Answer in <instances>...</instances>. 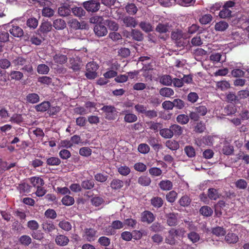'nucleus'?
<instances>
[{
	"instance_id": "nucleus-8",
	"label": "nucleus",
	"mask_w": 249,
	"mask_h": 249,
	"mask_svg": "<svg viewBox=\"0 0 249 249\" xmlns=\"http://www.w3.org/2000/svg\"><path fill=\"white\" fill-rule=\"evenodd\" d=\"M70 240L68 237L63 234H57L55 238V242L59 246L64 247L68 245Z\"/></svg>"
},
{
	"instance_id": "nucleus-41",
	"label": "nucleus",
	"mask_w": 249,
	"mask_h": 249,
	"mask_svg": "<svg viewBox=\"0 0 249 249\" xmlns=\"http://www.w3.org/2000/svg\"><path fill=\"white\" fill-rule=\"evenodd\" d=\"M49 67L44 64H39L37 67V71L39 74H46L49 72Z\"/></svg>"
},
{
	"instance_id": "nucleus-15",
	"label": "nucleus",
	"mask_w": 249,
	"mask_h": 249,
	"mask_svg": "<svg viewBox=\"0 0 249 249\" xmlns=\"http://www.w3.org/2000/svg\"><path fill=\"white\" fill-rule=\"evenodd\" d=\"M9 32L15 37H19L23 35V30L18 26H12L9 30Z\"/></svg>"
},
{
	"instance_id": "nucleus-56",
	"label": "nucleus",
	"mask_w": 249,
	"mask_h": 249,
	"mask_svg": "<svg viewBox=\"0 0 249 249\" xmlns=\"http://www.w3.org/2000/svg\"><path fill=\"white\" fill-rule=\"evenodd\" d=\"M145 117L149 119L156 118L158 116V112L155 109L146 110L145 114Z\"/></svg>"
},
{
	"instance_id": "nucleus-39",
	"label": "nucleus",
	"mask_w": 249,
	"mask_h": 249,
	"mask_svg": "<svg viewBox=\"0 0 249 249\" xmlns=\"http://www.w3.org/2000/svg\"><path fill=\"white\" fill-rule=\"evenodd\" d=\"M52 28V25L50 22H44L41 24L40 30L43 33H47L51 30Z\"/></svg>"
},
{
	"instance_id": "nucleus-5",
	"label": "nucleus",
	"mask_w": 249,
	"mask_h": 249,
	"mask_svg": "<svg viewBox=\"0 0 249 249\" xmlns=\"http://www.w3.org/2000/svg\"><path fill=\"white\" fill-rule=\"evenodd\" d=\"M84 7L88 11L95 12L99 10L100 4L96 0L86 1L83 3Z\"/></svg>"
},
{
	"instance_id": "nucleus-2",
	"label": "nucleus",
	"mask_w": 249,
	"mask_h": 249,
	"mask_svg": "<svg viewBox=\"0 0 249 249\" xmlns=\"http://www.w3.org/2000/svg\"><path fill=\"white\" fill-rule=\"evenodd\" d=\"M226 231L224 228L219 227V237L220 236H225L224 240L229 244H236L239 241L238 236L231 231H229L226 235Z\"/></svg>"
},
{
	"instance_id": "nucleus-62",
	"label": "nucleus",
	"mask_w": 249,
	"mask_h": 249,
	"mask_svg": "<svg viewBox=\"0 0 249 249\" xmlns=\"http://www.w3.org/2000/svg\"><path fill=\"white\" fill-rule=\"evenodd\" d=\"M44 215L47 218L52 219H54L57 217L56 212L53 209H52L47 210L45 212Z\"/></svg>"
},
{
	"instance_id": "nucleus-13",
	"label": "nucleus",
	"mask_w": 249,
	"mask_h": 249,
	"mask_svg": "<svg viewBox=\"0 0 249 249\" xmlns=\"http://www.w3.org/2000/svg\"><path fill=\"white\" fill-rule=\"evenodd\" d=\"M51 106V103L49 101H44L40 104L36 105L35 108L37 112H45L47 111Z\"/></svg>"
},
{
	"instance_id": "nucleus-49",
	"label": "nucleus",
	"mask_w": 249,
	"mask_h": 249,
	"mask_svg": "<svg viewBox=\"0 0 249 249\" xmlns=\"http://www.w3.org/2000/svg\"><path fill=\"white\" fill-rule=\"evenodd\" d=\"M61 201L64 205L71 206L74 203V199L73 197L66 195L62 198Z\"/></svg>"
},
{
	"instance_id": "nucleus-20",
	"label": "nucleus",
	"mask_w": 249,
	"mask_h": 249,
	"mask_svg": "<svg viewBox=\"0 0 249 249\" xmlns=\"http://www.w3.org/2000/svg\"><path fill=\"white\" fill-rule=\"evenodd\" d=\"M170 127L171 131L173 133V136L174 135H175L176 136H179L183 133V128L178 124H174L171 125Z\"/></svg>"
},
{
	"instance_id": "nucleus-10",
	"label": "nucleus",
	"mask_w": 249,
	"mask_h": 249,
	"mask_svg": "<svg viewBox=\"0 0 249 249\" xmlns=\"http://www.w3.org/2000/svg\"><path fill=\"white\" fill-rule=\"evenodd\" d=\"M167 224L171 227H175L178 225L177 214L175 213H169L166 214Z\"/></svg>"
},
{
	"instance_id": "nucleus-27",
	"label": "nucleus",
	"mask_w": 249,
	"mask_h": 249,
	"mask_svg": "<svg viewBox=\"0 0 249 249\" xmlns=\"http://www.w3.org/2000/svg\"><path fill=\"white\" fill-rule=\"evenodd\" d=\"M53 26L56 30L63 29L66 26L65 21L62 19H56L53 21Z\"/></svg>"
},
{
	"instance_id": "nucleus-16",
	"label": "nucleus",
	"mask_w": 249,
	"mask_h": 249,
	"mask_svg": "<svg viewBox=\"0 0 249 249\" xmlns=\"http://www.w3.org/2000/svg\"><path fill=\"white\" fill-rule=\"evenodd\" d=\"M110 187L112 190H119L124 186V182L119 179H113L110 182Z\"/></svg>"
},
{
	"instance_id": "nucleus-50",
	"label": "nucleus",
	"mask_w": 249,
	"mask_h": 249,
	"mask_svg": "<svg viewBox=\"0 0 249 249\" xmlns=\"http://www.w3.org/2000/svg\"><path fill=\"white\" fill-rule=\"evenodd\" d=\"M235 187L239 189L244 190L247 188L248 183L244 179H239L235 182Z\"/></svg>"
},
{
	"instance_id": "nucleus-47",
	"label": "nucleus",
	"mask_w": 249,
	"mask_h": 249,
	"mask_svg": "<svg viewBox=\"0 0 249 249\" xmlns=\"http://www.w3.org/2000/svg\"><path fill=\"white\" fill-rule=\"evenodd\" d=\"M124 119V121L126 123H132L137 121L138 117L136 115L131 113L130 114H125Z\"/></svg>"
},
{
	"instance_id": "nucleus-55",
	"label": "nucleus",
	"mask_w": 249,
	"mask_h": 249,
	"mask_svg": "<svg viewBox=\"0 0 249 249\" xmlns=\"http://www.w3.org/2000/svg\"><path fill=\"white\" fill-rule=\"evenodd\" d=\"M91 203L93 206L98 207L100 206L104 202V199L100 196H95L92 197L91 200Z\"/></svg>"
},
{
	"instance_id": "nucleus-36",
	"label": "nucleus",
	"mask_w": 249,
	"mask_h": 249,
	"mask_svg": "<svg viewBox=\"0 0 249 249\" xmlns=\"http://www.w3.org/2000/svg\"><path fill=\"white\" fill-rule=\"evenodd\" d=\"M187 237L193 243H197L200 239L199 234L195 231H191L188 233Z\"/></svg>"
},
{
	"instance_id": "nucleus-59",
	"label": "nucleus",
	"mask_w": 249,
	"mask_h": 249,
	"mask_svg": "<svg viewBox=\"0 0 249 249\" xmlns=\"http://www.w3.org/2000/svg\"><path fill=\"white\" fill-rule=\"evenodd\" d=\"M156 30L160 33H165L169 30V26L167 24L159 23Z\"/></svg>"
},
{
	"instance_id": "nucleus-45",
	"label": "nucleus",
	"mask_w": 249,
	"mask_h": 249,
	"mask_svg": "<svg viewBox=\"0 0 249 249\" xmlns=\"http://www.w3.org/2000/svg\"><path fill=\"white\" fill-rule=\"evenodd\" d=\"M118 172L124 176H126L130 173V169L126 165H121L118 168Z\"/></svg>"
},
{
	"instance_id": "nucleus-44",
	"label": "nucleus",
	"mask_w": 249,
	"mask_h": 249,
	"mask_svg": "<svg viewBox=\"0 0 249 249\" xmlns=\"http://www.w3.org/2000/svg\"><path fill=\"white\" fill-rule=\"evenodd\" d=\"M178 194L175 191H171L168 193L166 195L167 201L170 203H173L177 198Z\"/></svg>"
},
{
	"instance_id": "nucleus-58",
	"label": "nucleus",
	"mask_w": 249,
	"mask_h": 249,
	"mask_svg": "<svg viewBox=\"0 0 249 249\" xmlns=\"http://www.w3.org/2000/svg\"><path fill=\"white\" fill-rule=\"evenodd\" d=\"M138 150L142 154H147L150 151V147L146 143H141L139 145Z\"/></svg>"
},
{
	"instance_id": "nucleus-51",
	"label": "nucleus",
	"mask_w": 249,
	"mask_h": 249,
	"mask_svg": "<svg viewBox=\"0 0 249 249\" xmlns=\"http://www.w3.org/2000/svg\"><path fill=\"white\" fill-rule=\"evenodd\" d=\"M58 13L61 16H68L71 13L70 8L66 6H61L58 8Z\"/></svg>"
},
{
	"instance_id": "nucleus-40",
	"label": "nucleus",
	"mask_w": 249,
	"mask_h": 249,
	"mask_svg": "<svg viewBox=\"0 0 249 249\" xmlns=\"http://www.w3.org/2000/svg\"><path fill=\"white\" fill-rule=\"evenodd\" d=\"M10 121L13 123L20 124L23 121V119L21 114L15 113L10 118Z\"/></svg>"
},
{
	"instance_id": "nucleus-57",
	"label": "nucleus",
	"mask_w": 249,
	"mask_h": 249,
	"mask_svg": "<svg viewBox=\"0 0 249 249\" xmlns=\"http://www.w3.org/2000/svg\"><path fill=\"white\" fill-rule=\"evenodd\" d=\"M231 10L223 6V9L219 12V17L221 18L230 17L231 16Z\"/></svg>"
},
{
	"instance_id": "nucleus-3",
	"label": "nucleus",
	"mask_w": 249,
	"mask_h": 249,
	"mask_svg": "<svg viewBox=\"0 0 249 249\" xmlns=\"http://www.w3.org/2000/svg\"><path fill=\"white\" fill-rule=\"evenodd\" d=\"M105 113V118L108 120H113L115 119L116 109L113 106H104L101 108Z\"/></svg>"
},
{
	"instance_id": "nucleus-60",
	"label": "nucleus",
	"mask_w": 249,
	"mask_h": 249,
	"mask_svg": "<svg viewBox=\"0 0 249 249\" xmlns=\"http://www.w3.org/2000/svg\"><path fill=\"white\" fill-rule=\"evenodd\" d=\"M126 12L129 14L134 15L137 12V8L133 3L127 4L125 7Z\"/></svg>"
},
{
	"instance_id": "nucleus-37",
	"label": "nucleus",
	"mask_w": 249,
	"mask_h": 249,
	"mask_svg": "<svg viewBox=\"0 0 249 249\" xmlns=\"http://www.w3.org/2000/svg\"><path fill=\"white\" fill-rule=\"evenodd\" d=\"M199 212L203 216H210L212 214L213 211L209 206H204L201 207Z\"/></svg>"
},
{
	"instance_id": "nucleus-4",
	"label": "nucleus",
	"mask_w": 249,
	"mask_h": 249,
	"mask_svg": "<svg viewBox=\"0 0 249 249\" xmlns=\"http://www.w3.org/2000/svg\"><path fill=\"white\" fill-rule=\"evenodd\" d=\"M53 60L57 65H62L67 62L68 56L61 51H55L53 53Z\"/></svg>"
},
{
	"instance_id": "nucleus-17",
	"label": "nucleus",
	"mask_w": 249,
	"mask_h": 249,
	"mask_svg": "<svg viewBox=\"0 0 249 249\" xmlns=\"http://www.w3.org/2000/svg\"><path fill=\"white\" fill-rule=\"evenodd\" d=\"M151 204L155 208L159 209L163 204V200L160 197L155 196L150 200Z\"/></svg>"
},
{
	"instance_id": "nucleus-33",
	"label": "nucleus",
	"mask_w": 249,
	"mask_h": 249,
	"mask_svg": "<svg viewBox=\"0 0 249 249\" xmlns=\"http://www.w3.org/2000/svg\"><path fill=\"white\" fill-rule=\"evenodd\" d=\"M176 120L178 124L182 125L186 124L189 121V117L187 115L181 114L178 115Z\"/></svg>"
},
{
	"instance_id": "nucleus-54",
	"label": "nucleus",
	"mask_w": 249,
	"mask_h": 249,
	"mask_svg": "<svg viewBox=\"0 0 249 249\" xmlns=\"http://www.w3.org/2000/svg\"><path fill=\"white\" fill-rule=\"evenodd\" d=\"M11 79L15 80H20L23 77V73L19 71H13L10 74Z\"/></svg>"
},
{
	"instance_id": "nucleus-35",
	"label": "nucleus",
	"mask_w": 249,
	"mask_h": 249,
	"mask_svg": "<svg viewBox=\"0 0 249 249\" xmlns=\"http://www.w3.org/2000/svg\"><path fill=\"white\" fill-rule=\"evenodd\" d=\"M149 229L151 231L158 232L162 231L164 229V227L160 223L155 222L151 225Z\"/></svg>"
},
{
	"instance_id": "nucleus-19",
	"label": "nucleus",
	"mask_w": 249,
	"mask_h": 249,
	"mask_svg": "<svg viewBox=\"0 0 249 249\" xmlns=\"http://www.w3.org/2000/svg\"><path fill=\"white\" fill-rule=\"evenodd\" d=\"M160 188L163 191H168L172 189V182L169 180H163L159 183Z\"/></svg>"
},
{
	"instance_id": "nucleus-46",
	"label": "nucleus",
	"mask_w": 249,
	"mask_h": 249,
	"mask_svg": "<svg viewBox=\"0 0 249 249\" xmlns=\"http://www.w3.org/2000/svg\"><path fill=\"white\" fill-rule=\"evenodd\" d=\"M70 68L72 69L74 71H78L80 69V65L79 63L74 58H71L70 59Z\"/></svg>"
},
{
	"instance_id": "nucleus-64",
	"label": "nucleus",
	"mask_w": 249,
	"mask_h": 249,
	"mask_svg": "<svg viewBox=\"0 0 249 249\" xmlns=\"http://www.w3.org/2000/svg\"><path fill=\"white\" fill-rule=\"evenodd\" d=\"M26 59L21 56H18L12 61L15 66H23L26 64Z\"/></svg>"
},
{
	"instance_id": "nucleus-31",
	"label": "nucleus",
	"mask_w": 249,
	"mask_h": 249,
	"mask_svg": "<svg viewBox=\"0 0 249 249\" xmlns=\"http://www.w3.org/2000/svg\"><path fill=\"white\" fill-rule=\"evenodd\" d=\"M30 181L31 184L34 186L37 187L43 186L44 184L43 179L39 177H33L30 178Z\"/></svg>"
},
{
	"instance_id": "nucleus-52",
	"label": "nucleus",
	"mask_w": 249,
	"mask_h": 249,
	"mask_svg": "<svg viewBox=\"0 0 249 249\" xmlns=\"http://www.w3.org/2000/svg\"><path fill=\"white\" fill-rule=\"evenodd\" d=\"M208 196L211 200H216L218 198L217 190L214 188H210L208 191Z\"/></svg>"
},
{
	"instance_id": "nucleus-11",
	"label": "nucleus",
	"mask_w": 249,
	"mask_h": 249,
	"mask_svg": "<svg viewBox=\"0 0 249 249\" xmlns=\"http://www.w3.org/2000/svg\"><path fill=\"white\" fill-rule=\"evenodd\" d=\"M43 230L46 233L52 232L55 229V226L53 222L50 221H44L41 224Z\"/></svg>"
},
{
	"instance_id": "nucleus-32",
	"label": "nucleus",
	"mask_w": 249,
	"mask_h": 249,
	"mask_svg": "<svg viewBox=\"0 0 249 249\" xmlns=\"http://www.w3.org/2000/svg\"><path fill=\"white\" fill-rule=\"evenodd\" d=\"M160 134L165 139H170L173 137V133L170 127L169 128H163L160 130Z\"/></svg>"
},
{
	"instance_id": "nucleus-6",
	"label": "nucleus",
	"mask_w": 249,
	"mask_h": 249,
	"mask_svg": "<svg viewBox=\"0 0 249 249\" xmlns=\"http://www.w3.org/2000/svg\"><path fill=\"white\" fill-rule=\"evenodd\" d=\"M141 218L142 222L151 224L155 220V216L151 212L144 211L141 213Z\"/></svg>"
},
{
	"instance_id": "nucleus-34",
	"label": "nucleus",
	"mask_w": 249,
	"mask_h": 249,
	"mask_svg": "<svg viewBox=\"0 0 249 249\" xmlns=\"http://www.w3.org/2000/svg\"><path fill=\"white\" fill-rule=\"evenodd\" d=\"M151 182L150 178L146 176H142L138 178V182L143 186H147Z\"/></svg>"
},
{
	"instance_id": "nucleus-38",
	"label": "nucleus",
	"mask_w": 249,
	"mask_h": 249,
	"mask_svg": "<svg viewBox=\"0 0 249 249\" xmlns=\"http://www.w3.org/2000/svg\"><path fill=\"white\" fill-rule=\"evenodd\" d=\"M171 231H172L171 230L169 231H168L169 235L165 238V241L167 244H168L171 245H174L176 244V236L175 235H174V233L173 232H171Z\"/></svg>"
},
{
	"instance_id": "nucleus-21",
	"label": "nucleus",
	"mask_w": 249,
	"mask_h": 249,
	"mask_svg": "<svg viewBox=\"0 0 249 249\" xmlns=\"http://www.w3.org/2000/svg\"><path fill=\"white\" fill-rule=\"evenodd\" d=\"M39 95L35 93L28 94L26 97V101L31 104H36L39 101Z\"/></svg>"
},
{
	"instance_id": "nucleus-30",
	"label": "nucleus",
	"mask_w": 249,
	"mask_h": 249,
	"mask_svg": "<svg viewBox=\"0 0 249 249\" xmlns=\"http://www.w3.org/2000/svg\"><path fill=\"white\" fill-rule=\"evenodd\" d=\"M19 243L23 246H28L32 243V238L27 235H23L18 239Z\"/></svg>"
},
{
	"instance_id": "nucleus-26",
	"label": "nucleus",
	"mask_w": 249,
	"mask_h": 249,
	"mask_svg": "<svg viewBox=\"0 0 249 249\" xmlns=\"http://www.w3.org/2000/svg\"><path fill=\"white\" fill-rule=\"evenodd\" d=\"M130 36L134 40L138 41H141L142 40L143 38V35L142 32L137 30H132Z\"/></svg>"
},
{
	"instance_id": "nucleus-42",
	"label": "nucleus",
	"mask_w": 249,
	"mask_h": 249,
	"mask_svg": "<svg viewBox=\"0 0 249 249\" xmlns=\"http://www.w3.org/2000/svg\"><path fill=\"white\" fill-rule=\"evenodd\" d=\"M58 226L62 230L69 231L71 230L72 226L71 224L66 220H62L59 222Z\"/></svg>"
},
{
	"instance_id": "nucleus-22",
	"label": "nucleus",
	"mask_w": 249,
	"mask_h": 249,
	"mask_svg": "<svg viewBox=\"0 0 249 249\" xmlns=\"http://www.w3.org/2000/svg\"><path fill=\"white\" fill-rule=\"evenodd\" d=\"M159 93L162 96L170 97L174 95V91L171 88L164 87L160 89Z\"/></svg>"
},
{
	"instance_id": "nucleus-28",
	"label": "nucleus",
	"mask_w": 249,
	"mask_h": 249,
	"mask_svg": "<svg viewBox=\"0 0 249 249\" xmlns=\"http://www.w3.org/2000/svg\"><path fill=\"white\" fill-rule=\"evenodd\" d=\"M19 193L22 195L28 193L30 191V186L26 183L19 184L17 187Z\"/></svg>"
},
{
	"instance_id": "nucleus-53",
	"label": "nucleus",
	"mask_w": 249,
	"mask_h": 249,
	"mask_svg": "<svg viewBox=\"0 0 249 249\" xmlns=\"http://www.w3.org/2000/svg\"><path fill=\"white\" fill-rule=\"evenodd\" d=\"M27 227L31 230L36 231L39 227L38 222L35 220H31L29 221L27 224Z\"/></svg>"
},
{
	"instance_id": "nucleus-25",
	"label": "nucleus",
	"mask_w": 249,
	"mask_h": 249,
	"mask_svg": "<svg viewBox=\"0 0 249 249\" xmlns=\"http://www.w3.org/2000/svg\"><path fill=\"white\" fill-rule=\"evenodd\" d=\"M123 22L127 27H135L137 25V22L134 18L126 17L124 18Z\"/></svg>"
},
{
	"instance_id": "nucleus-24",
	"label": "nucleus",
	"mask_w": 249,
	"mask_h": 249,
	"mask_svg": "<svg viewBox=\"0 0 249 249\" xmlns=\"http://www.w3.org/2000/svg\"><path fill=\"white\" fill-rule=\"evenodd\" d=\"M61 162L60 159L57 157H51L46 159V163L49 166H58Z\"/></svg>"
},
{
	"instance_id": "nucleus-18",
	"label": "nucleus",
	"mask_w": 249,
	"mask_h": 249,
	"mask_svg": "<svg viewBox=\"0 0 249 249\" xmlns=\"http://www.w3.org/2000/svg\"><path fill=\"white\" fill-rule=\"evenodd\" d=\"M147 142L155 150L158 151L161 148V144L159 143V141L155 137H150Z\"/></svg>"
},
{
	"instance_id": "nucleus-12",
	"label": "nucleus",
	"mask_w": 249,
	"mask_h": 249,
	"mask_svg": "<svg viewBox=\"0 0 249 249\" xmlns=\"http://www.w3.org/2000/svg\"><path fill=\"white\" fill-rule=\"evenodd\" d=\"M145 125L146 126L148 127V128L153 130L154 132H158L162 127L161 124L152 121L146 122Z\"/></svg>"
},
{
	"instance_id": "nucleus-14",
	"label": "nucleus",
	"mask_w": 249,
	"mask_h": 249,
	"mask_svg": "<svg viewBox=\"0 0 249 249\" xmlns=\"http://www.w3.org/2000/svg\"><path fill=\"white\" fill-rule=\"evenodd\" d=\"M205 30L202 27H200L196 24H193L188 28V32L190 34H194L197 32V35L201 34Z\"/></svg>"
},
{
	"instance_id": "nucleus-48",
	"label": "nucleus",
	"mask_w": 249,
	"mask_h": 249,
	"mask_svg": "<svg viewBox=\"0 0 249 249\" xmlns=\"http://www.w3.org/2000/svg\"><path fill=\"white\" fill-rule=\"evenodd\" d=\"M184 152L189 158H193L196 156L195 149L192 146H186L184 148Z\"/></svg>"
},
{
	"instance_id": "nucleus-1",
	"label": "nucleus",
	"mask_w": 249,
	"mask_h": 249,
	"mask_svg": "<svg viewBox=\"0 0 249 249\" xmlns=\"http://www.w3.org/2000/svg\"><path fill=\"white\" fill-rule=\"evenodd\" d=\"M99 69L98 65L94 61L88 63L86 66L85 75L89 80L94 79L98 76L97 71Z\"/></svg>"
},
{
	"instance_id": "nucleus-23",
	"label": "nucleus",
	"mask_w": 249,
	"mask_h": 249,
	"mask_svg": "<svg viewBox=\"0 0 249 249\" xmlns=\"http://www.w3.org/2000/svg\"><path fill=\"white\" fill-rule=\"evenodd\" d=\"M95 185L94 181L92 179H85L82 181L81 187L85 190H91Z\"/></svg>"
},
{
	"instance_id": "nucleus-43",
	"label": "nucleus",
	"mask_w": 249,
	"mask_h": 249,
	"mask_svg": "<svg viewBox=\"0 0 249 249\" xmlns=\"http://www.w3.org/2000/svg\"><path fill=\"white\" fill-rule=\"evenodd\" d=\"M191 202V199L187 195L182 196L179 200L178 203L182 207L189 206Z\"/></svg>"
},
{
	"instance_id": "nucleus-9",
	"label": "nucleus",
	"mask_w": 249,
	"mask_h": 249,
	"mask_svg": "<svg viewBox=\"0 0 249 249\" xmlns=\"http://www.w3.org/2000/svg\"><path fill=\"white\" fill-rule=\"evenodd\" d=\"M94 31L98 36H103L107 33L106 27L101 23L96 24L94 27Z\"/></svg>"
},
{
	"instance_id": "nucleus-29",
	"label": "nucleus",
	"mask_w": 249,
	"mask_h": 249,
	"mask_svg": "<svg viewBox=\"0 0 249 249\" xmlns=\"http://www.w3.org/2000/svg\"><path fill=\"white\" fill-rule=\"evenodd\" d=\"M171 76L170 75H163L161 76L160 79V83L165 86H171L172 83Z\"/></svg>"
},
{
	"instance_id": "nucleus-61",
	"label": "nucleus",
	"mask_w": 249,
	"mask_h": 249,
	"mask_svg": "<svg viewBox=\"0 0 249 249\" xmlns=\"http://www.w3.org/2000/svg\"><path fill=\"white\" fill-rule=\"evenodd\" d=\"M91 149L88 147H83L79 150V154L84 157L90 156L91 154Z\"/></svg>"
},
{
	"instance_id": "nucleus-63",
	"label": "nucleus",
	"mask_w": 249,
	"mask_h": 249,
	"mask_svg": "<svg viewBox=\"0 0 249 249\" xmlns=\"http://www.w3.org/2000/svg\"><path fill=\"white\" fill-rule=\"evenodd\" d=\"M33 239L41 241L44 238V234L40 231H34L31 234Z\"/></svg>"
},
{
	"instance_id": "nucleus-7",
	"label": "nucleus",
	"mask_w": 249,
	"mask_h": 249,
	"mask_svg": "<svg viewBox=\"0 0 249 249\" xmlns=\"http://www.w3.org/2000/svg\"><path fill=\"white\" fill-rule=\"evenodd\" d=\"M97 231L93 228H86L84 230V235L83 237L88 241H93L96 237Z\"/></svg>"
}]
</instances>
